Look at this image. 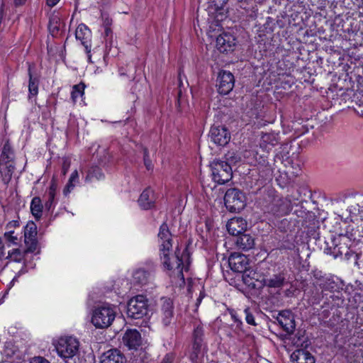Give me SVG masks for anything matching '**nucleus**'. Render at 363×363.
Instances as JSON below:
<instances>
[{
  "instance_id": "f257e3e1",
  "label": "nucleus",
  "mask_w": 363,
  "mask_h": 363,
  "mask_svg": "<svg viewBox=\"0 0 363 363\" xmlns=\"http://www.w3.org/2000/svg\"><path fill=\"white\" fill-rule=\"evenodd\" d=\"M169 252H167L166 259L164 254L160 253L164 267L168 270L173 271L179 277L183 278V270H187L189 264V255L187 250H184L181 254L179 250L177 249L171 257L169 256Z\"/></svg>"
},
{
  "instance_id": "f03ea898",
  "label": "nucleus",
  "mask_w": 363,
  "mask_h": 363,
  "mask_svg": "<svg viewBox=\"0 0 363 363\" xmlns=\"http://www.w3.org/2000/svg\"><path fill=\"white\" fill-rule=\"evenodd\" d=\"M116 307L104 304L95 308L91 316V323L98 328H106L111 325L116 318Z\"/></svg>"
},
{
  "instance_id": "7ed1b4c3",
  "label": "nucleus",
  "mask_w": 363,
  "mask_h": 363,
  "mask_svg": "<svg viewBox=\"0 0 363 363\" xmlns=\"http://www.w3.org/2000/svg\"><path fill=\"white\" fill-rule=\"evenodd\" d=\"M55 349L58 355L68 362L79 354V342L73 337H60L55 345Z\"/></svg>"
},
{
  "instance_id": "20e7f679",
  "label": "nucleus",
  "mask_w": 363,
  "mask_h": 363,
  "mask_svg": "<svg viewBox=\"0 0 363 363\" xmlns=\"http://www.w3.org/2000/svg\"><path fill=\"white\" fill-rule=\"evenodd\" d=\"M148 309L147 298L143 295H137L129 300L127 314L130 318L139 319L147 314Z\"/></svg>"
},
{
  "instance_id": "39448f33",
  "label": "nucleus",
  "mask_w": 363,
  "mask_h": 363,
  "mask_svg": "<svg viewBox=\"0 0 363 363\" xmlns=\"http://www.w3.org/2000/svg\"><path fill=\"white\" fill-rule=\"evenodd\" d=\"M212 177L215 182L223 184L233 177V171L230 164L220 160H214L211 163Z\"/></svg>"
},
{
  "instance_id": "423d86ee",
  "label": "nucleus",
  "mask_w": 363,
  "mask_h": 363,
  "mask_svg": "<svg viewBox=\"0 0 363 363\" xmlns=\"http://www.w3.org/2000/svg\"><path fill=\"white\" fill-rule=\"evenodd\" d=\"M226 208L231 212L240 211L246 204L245 194L239 189L233 188L226 191L224 196Z\"/></svg>"
},
{
  "instance_id": "0eeeda50",
  "label": "nucleus",
  "mask_w": 363,
  "mask_h": 363,
  "mask_svg": "<svg viewBox=\"0 0 363 363\" xmlns=\"http://www.w3.org/2000/svg\"><path fill=\"white\" fill-rule=\"evenodd\" d=\"M155 264L152 262L146 263L145 266L136 269L133 274V280L140 285H146L152 282L155 278Z\"/></svg>"
},
{
  "instance_id": "6e6552de",
  "label": "nucleus",
  "mask_w": 363,
  "mask_h": 363,
  "mask_svg": "<svg viewBox=\"0 0 363 363\" xmlns=\"http://www.w3.org/2000/svg\"><path fill=\"white\" fill-rule=\"evenodd\" d=\"M235 78L233 74L226 70H221L217 77L218 91L220 94L226 95L233 89Z\"/></svg>"
},
{
  "instance_id": "1a4fd4ad",
  "label": "nucleus",
  "mask_w": 363,
  "mask_h": 363,
  "mask_svg": "<svg viewBox=\"0 0 363 363\" xmlns=\"http://www.w3.org/2000/svg\"><path fill=\"white\" fill-rule=\"evenodd\" d=\"M37 226L33 222H28L24 228V242L26 251L33 252L38 247Z\"/></svg>"
},
{
  "instance_id": "9d476101",
  "label": "nucleus",
  "mask_w": 363,
  "mask_h": 363,
  "mask_svg": "<svg viewBox=\"0 0 363 363\" xmlns=\"http://www.w3.org/2000/svg\"><path fill=\"white\" fill-rule=\"evenodd\" d=\"M211 140L217 145L225 146L230 140V134L223 126H213L209 133Z\"/></svg>"
},
{
  "instance_id": "9b49d317",
  "label": "nucleus",
  "mask_w": 363,
  "mask_h": 363,
  "mask_svg": "<svg viewBox=\"0 0 363 363\" xmlns=\"http://www.w3.org/2000/svg\"><path fill=\"white\" fill-rule=\"evenodd\" d=\"M76 39L79 40L84 47L89 59L91 58V32L84 24H79L75 31Z\"/></svg>"
},
{
  "instance_id": "f8f14e48",
  "label": "nucleus",
  "mask_w": 363,
  "mask_h": 363,
  "mask_svg": "<svg viewBox=\"0 0 363 363\" xmlns=\"http://www.w3.org/2000/svg\"><path fill=\"white\" fill-rule=\"evenodd\" d=\"M160 315L164 326H168L172 323L174 319V304L171 298H161Z\"/></svg>"
},
{
  "instance_id": "ddd939ff",
  "label": "nucleus",
  "mask_w": 363,
  "mask_h": 363,
  "mask_svg": "<svg viewBox=\"0 0 363 363\" xmlns=\"http://www.w3.org/2000/svg\"><path fill=\"white\" fill-rule=\"evenodd\" d=\"M158 238L160 245V251L164 254V258H167V252H169L172 247V234L166 223H163L159 230Z\"/></svg>"
},
{
  "instance_id": "4468645a",
  "label": "nucleus",
  "mask_w": 363,
  "mask_h": 363,
  "mask_svg": "<svg viewBox=\"0 0 363 363\" xmlns=\"http://www.w3.org/2000/svg\"><path fill=\"white\" fill-rule=\"evenodd\" d=\"M236 38L229 33H223L216 38V48L220 52H229L235 50Z\"/></svg>"
},
{
  "instance_id": "2eb2a0df",
  "label": "nucleus",
  "mask_w": 363,
  "mask_h": 363,
  "mask_svg": "<svg viewBox=\"0 0 363 363\" xmlns=\"http://www.w3.org/2000/svg\"><path fill=\"white\" fill-rule=\"evenodd\" d=\"M269 209L272 214L277 216L286 215L292 209L291 201L287 198L274 199L269 206Z\"/></svg>"
},
{
  "instance_id": "dca6fc26",
  "label": "nucleus",
  "mask_w": 363,
  "mask_h": 363,
  "mask_svg": "<svg viewBox=\"0 0 363 363\" xmlns=\"http://www.w3.org/2000/svg\"><path fill=\"white\" fill-rule=\"evenodd\" d=\"M277 320L282 328L289 334H292L296 328L294 315L290 311H282L279 313Z\"/></svg>"
},
{
  "instance_id": "f3484780",
  "label": "nucleus",
  "mask_w": 363,
  "mask_h": 363,
  "mask_svg": "<svg viewBox=\"0 0 363 363\" xmlns=\"http://www.w3.org/2000/svg\"><path fill=\"white\" fill-rule=\"evenodd\" d=\"M228 263L230 269L236 272H244L248 267L247 257L240 253L232 254L229 259Z\"/></svg>"
},
{
  "instance_id": "a211bd4d",
  "label": "nucleus",
  "mask_w": 363,
  "mask_h": 363,
  "mask_svg": "<svg viewBox=\"0 0 363 363\" xmlns=\"http://www.w3.org/2000/svg\"><path fill=\"white\" fill-rule=\"evenodd\" d=\"M348 242H350L348 237L345 235H339L337 238L333 240V256L335 258L341 257L345 255L346 257L349 256V247Z\"/></svg>"
},
{
  "instance_id": "6ab92c4d",
  "label": "nucleus",
  "mask_w": 363,
  "mask_h": 363,
  "mask_svg": "<svg viewBox=\"0 0 363 363\" xmlns=\"http://www.w3.org/2000/svg\"><path fill=\"white\" fill-rule=\"evenodd\" d=\"M247 221L240 217L230 219L226 225L228 233L233 235L238 236L247 229Z\"/></svg>"
},
{
  "instance_id": "aec40b11",
  "label": "nucleus",
  "mask_w": 363,
  "mask_h": 363,
  "mask_svg": "<svg viewBox=\"0 0 363 363\" xmlns=\"http://www.w3.org/2000/svg\"><path fill=\"white\" fill-rule=\"evenodd\" d=\"M123 343L128 349H137L141 344V335L135 329H129L123 336Z\"/></svg>"
},
{
  "instance_id": "412c9836",
  "label": "nucleus",
  "mask_w": 363,
  "mask_h": 363,
  "mask_svg": "<svg viewBox=\"0 0 363 363\" xmlns=\"http://www.w3.org/2000/svg\"><path fill=\"white\" fill-rule=\"evenodd\" d=\"M279 142V135L275 132L262 133L259 146L264 150L269 152Z\"/></svg>"
},
{
  "instance_id": "4be33fe9",
  "label": "nucleus",
  "mask_w": 363,
  "mask_h": 363,
  "mask_svg": "<svg viewBox=\"0 0 363 363\" xmlns=\"http://www.w3.org/2000/svg\"><path fill=\"white\" fill-rule=\"evenodd\" d=\"M155 200L153 190L147 188L140 194L138 202L141 208L148 210L155 206Z\"/></svg>"
},
{
  "instance_id": "5701e85b",
  "label": "nucleus",
  "mask_w": 363,
  "mask_h": 363,
  "mask_svg": "<svg viewBox=\"0 0 363 363\" xmlns=\"http://www.w3.org/2000/svg\"><path fill=\"white\" fill-rule=\"evenodd\" d=\"M124 355L117 349L109 350L101 357L100 363H125Z\"/></svg>"
},
{
  "instance_id": "b1692460",
  "label": "nucleus",
  "mask_w": 363,
  "mask_h": 363,
  "mask_svg": "<svg viewBox=\"0 0 363 363\" xmlns=\"http://www.w3.org/2000/svg\"><path fill=\"white\" fill-rule=\"evenodd\" d=\"M294 363H315L313 356L305 350H296L291 354Z\"/></svg>"
},
{
  "instance_id": "393cba45",
  "label": "nucleus",
  "mask_w": 363,
  "mask_h": 363,
  "mask_svg": "<svg viewBox=\"0 0 363 363\" xmlns=\"http://www.w3.org/2000/svg\"><path fill=\"white\" fill-rule=\"evenodd\" d=\"M235 245L239 250L247 251L255 246V239L249 234H241L235 240Z\"/></svg>"
},
{
  "instance_id": "a878e982",
  "label": "nucleus",
  "mask_w": 363,
  "mask_h": 363,
  "mask_svg": "<svg viewBox=\"0 0 363 363\" xmlns=\"http://www.w3.org/2000/svg\"><path fill=\"white\" fill-rule=\"evenodd\" d=\"M286 283V277L284 273L274 274L264 280V284L270 288H281Z\"/></svg>"
},
{
  "instance_id": "bb28decb",
  "label": "nucleus",
  "mask_w": 363,
  "mask_h": 363,
  "mask_svg": "<svg viewBox=\"0 0 363 363\" xmlns=\"http://www.w3.org/2000/svg\"><path fill=\"white\" fill-rule=\"evenodd\" d=\"M43 206L40 197H34L30 203V211L35 219L39 220L42 217Z\"/></svg>"
},
{
  "instance_id": "cd10ccee",
  "label": "nucleus",
  "mask_w": 363,
  "mask_h": 363,
  "mask_svg": "<svg viewBox=\"0 0 363 363\" xmlns=\"http://www.w3.org/2000/svg\"><path fill=\"white\" fill-rule=\"evenodd\" d=\"M28 76H29V84H28L29 98H31V96H37V94L38 93L39 80H38V77H33L32 75L30 66H29V67H28Z\"/></svg>"
},
{
  "instance_id": "c85d7f7f",
  "label": "nucleus",
  "mask_w": 363,
  "mask_h": 363,
  "mask_svg": "<svg viewBox=\"0 0 363 363\" xmlns=\"http://www.w3.org/2000/svg\"><path fill=\"white\" fill-rule=\"evenodd\" d=\"M57 187V186L56 183L52 181L50 185V187H49V189L48 191L47 201H45V207L48 211H50L51 209V208L53 206V205L55 203V195H56Z\"/></svg>"
},
{
  "instance_id": "c756f323",
  "label": "nucleus",
  "mask_w": 363,
  "mask_h": 363,
  "mask_svg": "<svg viewBox=\"0 0 363 363\" xmlns=\"http://www.w3.org/2000/svg\"><path fill=\"white\" fill-rule=\"evenodd\" d=\"M104 178V174L101 169L98 167H92L88 171L87 175L85 177V182H91L94 180H101Z\"/></svg>"
},
{
  "instance_id": "7c9ffc66",
  "label": "nucleus",
  "mask_w": 363,
  "mask_h": 363,
  "mask_svg": "<svg viewBox=\"0 0 363 363\" xmlns=\"http://www.w3.org/2000/svg\"><path fill=\"white\" fill-rule=\"evenodd\" d=\"M79 182V174L77 170H74L70 175L67 184H66L63 194L65 196H67L74 188L76 184Z\"/></svg>"
},
{
  "instance_id": "2f4dec72",
  "label": "nucleus",
  "mask_w": 363,
  "mask_h": 363,
  "mask_svg": "<svg viewBox=\"0 0 363 363\" xmlns=\"http://www.w3.org/2000/svg\"><path fill=\"white\" fill-rule=\"evenodd\" d=\"M28 252L26 250L21 251L20 249H13L11 251H9L5 259H9L10 261L21 262L23 260L25 254Z\"/></svg>"
},
{
  "instance_id": "473e14b6",
  "label": "nucleus",
  "mask_w": 363,
  "mask_h": 363,
  "mask_svg": "<svg viewBox=\"0 0 363 363\" xmlns=\"http://www.w3.org/2000/svg\"><path fill=\"white\" fill-rule=\"evenodd\" d=\"M203 345L192 344V350L189 358L193 363H198L203 357Z\"/></svg>"
},
{
  "instance_id": "72a5a7b5",
  "label": "nucleus",
  "mask_w": 363,
  "mask_h": 363,
  "mask_svg": "<svg viewBox=\"0 0 363 363\" xmlns=\"http://www.w3.org/2000/svg\"><path fill=\"white\" fill-rule=\"evenodd\" d=\"M84 89L85 84L82 82L73 86L71 93V98L74 103H76L77 99L84 95Z\"/></svg>"
},
{
  "instance_id": "f704fd0d",
  "label": "nucleus",
  "mask_w": 363,
  "mask_h": 363,
  "mask_svg": "<svg viewBox=\"0 0 363 363\" xmlns=\"http://www.w3.org/2000/svg\"><path fill=\"white\" fill-rule=\"evenodd\" d=\"M204 331L203 326L199 325L193 332V344L203 345Z\"/></svg>"
},
{
  "instance_id": "c9c22d12",
  "label": "nucleus",
  "mask_w": 363,
  "mask_h": 363,
  "mask_svg": "<svg viewBox=\"0 0 363 363\" xmlns=\"http://www.w3.org/2000/svg\"><path fill=\"white\" fill-rule=\"evenodd\" d=\"M240 7L249 10L252 9L257 3H261L262 0H236Z\"/></svg>"
},
{
  "instance_id": "e433bc0d",
  "label": "nucleus",
  "mask_w": 363,
  "mask_h": 363,
  "mask_svg": "<svg viewBox=\"0 0 363 363\" xmlns=\"http://www.w3.org/2000/svg\"><path fill=\"white\" fill-rule=\"evenodd\" d=\"M244 313L245 315V320L246 322L252 325H256V323L255 320L254 315L252 314L249 308H245L244 310Z\"/></svg>"
},
{
  "instance_id": "4c0bfd02",
  "label": "nucleus",
  "mask_w": 363,
  "mask_h": 363,
  "mask_svg": "<svg viewBox=\"0 0 363 363\" xmlns=\"http://www.w3.org/2000/svg\"><path fill=\"white\" fill-rule=\"evenodd\" d=\"M225 160L228 164L236 163L240 159L235 152H228L225 155Z\"/></svg>"
},
{
  "instance_id": "58836bf2",
  "label": "nucleus",
  "mask_w": 363,
  "mask_h": 363,
  "mask_svg": "<svg viewBox=\"0 0 363 363\" xmlns=\"http://www.w3.org/2000/svg\"><path fill=\"white\" fill-rule=\"evenodd\" d=\"M104 28H111L112 19L106 13H101Z\"/></svg>"
},
{
  "instance_id": "ea45409f",
  "label": "nucleus",
  "mask_w": 363,
  "mask_h": 363,
  "mask_svg": "<svg viewBox=\"0 0 363 363\" xmlns=\"http://www.w3.org/2000/svg\"><path fill=\"white\" fill-rule=\"evenodd\" d=\"M144 164L147 169H152V164L151 160L149 159L147 149L144 150Z\"/></svg>"
},
{
  "instance_id": "a19ab883",
  "label": "nucleus",
  "mask_w": 363,
  "mask_h": 363,
  "mask_svg": "<svg viewBox=\"0 0 363 363\" xmlns=\"http://www.w3.org/2000/svg\"><path fill=\"white\" fill-rule=\"evenodd\" d=\"M13 231L10 230L4 233V237L7 239L8 241L12 243H16L18 240V238L16 236H13Z\"/></svg>"
},
{
  "instance_id": "79ce46f5",
  "label": "nucleus",
  "mask_w": 363,
  "mask_h": 363,
  "mask_svg": "<svg viewBox=\"0 0 363 363\" xmlns=\"http://www.w3.org/2000/svg\"><path fill=\"white\" fill-rule=\"evenodd\" d=\"M30 363H50L47 359L43 357H35L32 358Z\"/></svg>"
},
{
  "instance_id": "37998d69",
  "label": "nucleus",
  "mask_w": 363,
  "mask_h": 363,
  "mask_svg": "<svg viewBox=\"0 0 363 363\" xmlns=\"http://www.w3.org/2000/svg\"><path fill=\"white\" fill-rule=\"evenodd\" d=\"M6 255L4 244L0 238V260L5 259Z\"/></svg>"
},
{
  "instance_id": "c03bdc74",
  "label": "nucleus",
  "mask_w": 363,
  "mask_h": 363,
  "mask_svg": "<svg viewBox=\"0 0 363 363\" xmlns=\"http://www.w3.org/2000/svg\"><path fill=\"white\" fill-rule=\"evenodd\" d=\"M57 24V19H55V18L50 19V24H49V28L52 32L58 30L59 28Z\"/></svg>"
},
{
  "instance_id": "a18cd8bd",
  "label": "nucleus",
  "mask_w": 363,
  "mask_h": 363,
  "mask_svg": "<svg viewBox=\"0 0 363 363\" xmlns=\"http://www.w3.org/2000/svg\"><path fill=\"white\" fill-rule=\"evenodd\" d=\"M227 1L228 0H212V3L218 9H221Z\"/></svg>"
},
{
  "instance_id": "49530a36",
  "label": "nucleus",
  "mask_w": 363,
  "mask_h": 363,
  "mask_svg": "<svg viewBox=\"0 0 363 363\" xmlns=\"http://www.w3.org/2000/svg\"><path fill=\"white\" fill-rule=\"evenodd\" d=\"M174 357L172 354H167L165 355L161 363H172Z\"/></svg>"
},
{
  "instance_id": "de8ad7c7",
  "label": "nucleus",
  "mask_w": 363,
  "mask_h": 363,
  "mask_svg": "<svg viewBox=\"0 0 363 363\" xmlns=\"http://www.w3.org/2000/svg\"><path fill=\"white\" fill-rule=\"evenodd\" d=\"M323 281H325V283H323V282H320V286L323 289H325V290H328L329 289V286L326 284L328 283V281H330V279H323Z\"/></svg>"
},
{
  "instance_id": "09e8293b",
  "label": "nucleus",
  "mask_w": 363,
  "mask_h": 363,
  "mask_svg": "<svg viewBox=\"0 0 363 363\" xmlns=\"http://www.w3.org/2000/svg\"><path fill=\"white\" fill-rule=\"evenodd\" d=\"M59 1L60 0H47V4L50 7H53L59 2Z\"/></svg>"
},
{
  "instance_id": "8fccbe9b",
  "label": "nucleus",
  "mask_w": 363,
  "mask_h": 363,
  "mask_svg": "<svg viewBox=\"0 0 363 363\" xmlns=\"http://www.w3.org/2000/svg\"><path fill=\"white\" fill-rule=\"evenodd\" d=\"M27 0H13L16 6H23L26 4Z\"/></svg>"
},
{
  "instance_id": "3c124183",
  "label": "nucleus",
  "mask_w": 363,
  "mask_h": 363,
  "mask_svg": "<svg viewBox=\"0 0 363 363\" xmlns=\"http://www.w3.org/2000/svg\"><path fill=\"white\" fill-rule=\"evenodd\" d=\"M204 296H205V293L203 291H201L199 296L198 297L197 301H196L197 306L201 303V302L202 299L204 298Z\"/></svg>"
},
{
  "instance_id": "603ef678",
  "label": "nucleus",
  "mask_w": 363,
  "mask_h": 363,
  "mask_svg": "<svg viewBox=\"0 0 363 363\" xmlns=\"http://www.w3.org/2000/svg\"><path fill=\"white\" fill-rule=\"evenodd\" d=\"M18 225V222L16 221V220H13V221H11L8 223L6 228H12V227H15V226H17Z\"/></svg>"
},
{
  "instance_id": "864d4df0",
  "label": "nucleus",
  "mask_w": 363,
  "mask_h": 363,
  "mask_svg": "<svg viewBox=\"0 0 363 363\" xmlns=\"http://www.w3.org/2000/svg\"><path fill=\"white\" fill-rule=\"evenodd\" d=\"M104 33H105V35L106 36H109L110 35L112 34V30L111 29V28H104Z\"/></svg>"
},
{
  "instance_id": "5fc2aeb1",
  "label": "nucleus",
  "mask_w": 363,
  "mask_h": 363,
  "mask_svg": "<svg viewBox=\"0 0 363 363\" xmlns=\"http://www.w3.org/2000/svg\"><path fill=\"white\" fill-rule=\"evenodd\" d=\"M118 73L119 75L121 77L126 75V72H125L124 68L123 67L119 68Z\"/></svg>"
},
{
  "instance_id": "6e6d98bb",
  "label": "nucleus",
  "mask_w": 363,
  "mask_h": 363,
  "mask_svg": "<svg viewBox=\"0 0 363 363\" xmlns=\"http://www.w3.org/2000/svg\"><path fill=\"white\" fill-rule=\"evenodd\" d=\"M68 168H69V164L66 165L65 164H64L63 165V174H65L68 170Z\"/></svg>"
},
{
  "instance_id": "4d7b16f0",
  "label": "nucleus",
  "mask_w": 363,
  "mask_h": 363,
  "mask_svg": "<svg viewBox=\"0 0 363 363\" xmlns=\"http://www.w3.org/2000/svg\"><path fill=\"white\" fill-rule=\"evenodd\" d=\"M301 170V168H300V165L299 164H297V167L295 168V171L293 172L292 173L293 174H298V172Z\"/></svg>"
},
{
  "instance_id": "13d9d810",
  "label": "nucleus",
  "mask_w": 363,
  "mask_h": 363,
  "mask_svg": "<svg viewBox=\"0 0 363 363\" xmlns=\"http://www.w3.org/2000/svg\"><path fill=\"white\" fill-rule=\"evenodd\" d=\"M232 318H233V320H235V322H240L241 323L236 317V315L235 314H232Z\"/></svg>"
},
{
  "instance_id": "bf43d9fd",
  "label": "nucleus",
  "mask_w": 363,
  "mask_h": 363,
  "mask_svg": "<svg viewBox=\"0 0 363 363\" xmlns=\"http://www.w3.org/2000/svg\"><path fill=\"white\" fill-rule=\"evenodd\" d=\"M181 96H182V91H181V89H179V91L178 92V97H179V99H180Z\"/></svg>"
},
{
  "instance_id": "052dcab7",
  "label": "nucleus",
  "mask_w": 363,
  "mask_h": 363,
  "mask_svg": "<svg viewBox=\"0 0 363 363\" xmlns=\"http://www.w3.org/2000/svg\"><path fill=\"white\" fill-rule=\"evenodd\" d=\"M11 177V174H10L8 176V179H7V180H8V181L10 179Z\"/></svg>"
},
{
  "instance_id": "680f3d73",
  "label": "nucleus",
  "mask_w": 363,
  "mask_h": 363,
  "mask_svg": "<svg viewBox=\"0 0 363 363\" xmlns=\"http://www.w3.org/2000/svg\"><path fill=\"white\" fill-rule=\"evenodd\" d=\"M182 84V82H179V86H181Z\"/></svg>"
},
{
  "instance_id": "e2e57ef3",
  "label": "nucleus",
  "mask_w": 363,
  "mask_h": 363,
  "mask_svg": "<svg viewBox=\"0 0 363 363\" xmlns=\"http://www.w3.org/2000/svg\"><path fill=\"white\" fill-rule=\"evenodd\" d=\"M362 116H363V111H362V113H361Z\"/></svg>"
}]
</instances>
